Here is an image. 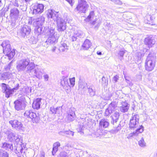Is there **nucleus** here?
Instances as JSON below:
<instances>
[{
	"label": "nucleus",
	"instance_id": "de8ad7c7",
	"mask_svg": "<svg viewBox=\"0 0 157 157\" xmlns=\"http://www.w3.org/2000/svg\"><path fill=\"white\" fill-rule=\"evenodd\" d=\"M21 138V136H16V138L15 139L14 141H15L17 144L19 142H20Z\"/></svg>",
	"mask_w": 157,
	"mask_h": 157
},
{
	"label": "nucleus",
	"instance_id": "9d476101",
	"mask_svg": "<svg viewBox=\"0 0 157 157\" xmlns=\"http://www.w3.org/2000/svg\"><path fill=\"white\" fill-rule=\"evenodd\" d=\"M88 7L89 6L85 0H80L76 9L80 12L84 13Z\"/></svg>",
	"mask_w": 157,
	"mask_h": 157
},
{
	"label": "nucleus",
	"instance_id": "aec40b11",
	"mask_svg": "<svg viewBox=\"0 0 157 157\" xmlns=\"http://www.w3.org/2000/svg\"><path fill=\"white\" fill-rule=\"evenodd\" d=\"M6 134L7 136V139L9 141H14L16 138V133L11 130H7Z\"/></svg>",
	"mask_w": 157,
	"mask_h": 157
},
{
	"label": "nucleus",
	"instance_id": "0e129e2a",
	"mask_svg": "<svg viewBox=\"0 0 157 157\" xmlns=\"http://www.w3.org/2000/svg\"><path fill=\"white\" fill-rule=\"evenodd\" d=\"M97 54L98 55H102L101 52L99 51L97 52Z\"/></svg>",
	"mask_w": 157,
	"mask_h": 157
},
{
	"label": "nucleus",
	"instance_id": "7c9ffc66",
	"mask_svg": "<svg viewBox=\"0 0 157 157\" xmlns=\"http://www.w3.org/2000/svg\"><path fill=\"white\" fill-rule=\"evenodd\" d=\"M15 153L18 154V157H23V153H25V151H23V149L21 146H19L17 147Z\"/></svg>",
	"mask_w": 157,
	"mask_h": 157
},
{
	"label": "nucleus",
	"instance_id": "864d4df0",
	"mask_svg": "<svg viewBox=\"0 0 157 157\" xmlns=\"http://www.w3.org/2000/svg\"><path fill=\"white\" fill-rule=\"evenodd\" d=\"M113 2L116 4L121 5L122 4V2L120 0H114Z\"/></svg>",
	"mask_w": 157,
	"mask_h": 157
},
{
	"label": "nucleus",
	"instance_id": "a19ab883",
	"mask_svg": "<svg viewBox=\"0 0 157 157\" xmlns=\"http://www.w3.org/2000/svg\"><path fill=\"white\" fill-rule=\"evenodd\" d=\"M8 156V154L6 151L0 150V157H7Z\"/></svg>",
	"mask_w": 157,
	"mask_h": 157
},
{
	"label": "nucleus",
	"instance_id": "5701e85b",
	"mask_svg": "<svg viewBox=\"0 0 157 157\" xmlns=\"http://www.w3.org/2000/svg\"><path fill=\"white\" fill-rule=\"evenodd\" d=\"M121 106L119 107V109L120 111L123 113L127 112L129 109V105L125 101H122Z\"/></svg>",
	"mask_w": 157,
	"mask_h": 157
},
{
	"label": "nucleus",
	"instance_id": "6e6552de",
	"mask_svg": "<svg viewBox=\"0 0 157 157\" xmlns=\"http://www.w3.org/2000/svg\"><path fill=\"white\" fill-rule=\"evenodd\" d=\"M30 62L29 59H23L18 61L17 68L18 71H24Z\"/></svg>",
	"mask_w": 157,
	"mask_h": 157
},
{
	"label": "nucleus",
	"instance_id": "338daca9",
	"mask_svg": "<svg viewBox=\"0 0 157 157\" xmlns=\"http://www.w3.org/2000/svg\"><path fill=\"white\" fill-rule=\"evenodd\" d=\"M56 47H54L52 49V52H54L56 49Z\"/></svg>",
	"mask_w": 157,
	"mask_h": 157
},
{
	"label": "nucleus",
	"instance_id": "6e6d98bb",
	"mask_svg": "<svg viewBox=\"0 0 157 157\" xmlns=\"http://www.w3.org/2000/svg\"><path fill=\"white\" fill-rule=\"evenodd\" d=\"M44 81H48V80L49 76L48 75L46 74L44 75Z\"/></svg>",
	"mask_w": 157,
	"mask_h": 157
},
{
	"label": "nucleus",
	"instance_id": "49530a36",
	"mask_svg": "<svg viewBox=\"0 0 157 157\" xmlns=\"http://www.w3.org/2000/svg\"><path fill=\"white\" fill-rule=\"evenodd\" d=\"M74 132L72 131H71L70 130H68V131H66V134L71 135V136H73L74 135Z\"/></svg>",
	"mask_w": 157,
	"mask_h": 157
},
{
	"label": "nucleus",
	"instance_id": "72a5a7b5",
	"mask_svg": "<svg viewBox=\"0 0 157 157\" xmlns=\"http://www.w3.org/2000/svg\"><path fill=\"white\" fill-rule=\"evenodd\" d=\"M2 147L5 149L8 150L9 149L11 150H13V149L12 144H9L8 143L6 142L3 143Z\"/></svg>",
	"mask_w": 157,
	"mask_h": 157
},
{
	"label": "nucleus",
	"instance_id": "774afa93",
	"mask_svg": "<svg viewBox=\"0 0 157 157\" xmlns=\"http://www.w3.org/2000/svg\"><path fill=\"white\" fill-rule=\"evenodd\" d=\"M40 157H44V153H42Z\"/></svg>",
	"mask_w": 157,
	"mask_h": 157
},
{
	"label": "nucleus",
	"instance_id": "473e14b6",
	"mask_svg": "<svg viewBox=\"0 0 157 157\" xmlns=\"http://www.w3.org/2000/svg\"><path fill=\"white\" fill-rule=\"evenodd\" d=\"M146 17L148 21L147 23L152 25H154L155 16L154 15H147Z\"/></svg>",
	"mask_w": 157,
	"mask_h": 157
},
{
	"label": "nucleus",
	"instance_id": "f704fd0d",
	"mask_svg": "<svg viewBox=\"0 0 157 157\" xmlns=\"http://www.w3.org/2000/svg\"><path fill=\"white\" fill-rule=\"evenodd\" d=\"M60 146V144L59 142H56L53 144V148L52 151L53 155H54L58 150V148Z\"/></svg>",
	"mask_w": 157,
	"mask_h": 157
},
{
	"label": "nucleus",
	"instance_id": "c756f323",
	"mask_svg": "<svg viewBox=\"0 0 157 157\" xmlns=\"http://www.w3.org/2000/svg\"><path fill=\"white\" fill-rule=\"evenodd\" d=\"M14 104L15 108L17 110L23 109L24 108V104L21 101L17 100L15 101Z\"/></svg>",
	"mask_w": 157,
	"mask_h": 157
},
{
	"label": "nucleus",
	"instance_id": "a18cd8bd",
	"mask_svg": "<svg viewBox=\"0 0 157 157\" xmlns=\"http://www.w3.org/2000/svg\"><path fill=\"white\" fill-rule=\"evenodd\" d=\"M50 110L52 113L55 114L56 113V111L57 109H56V108H54L53 107H51L50 108Z\"/></svg>",
	"mask_w": 157,
	"mask_h": 157
},
{
	"label": "nucleus",
	"instance_id": "e433bc0d",
	"mask_svg": "<svg viewBox=\"0 0 157 157\" xmlns=\"http://www.w3.org/2000/svg\"><path fill=\"white\" fill-rule=\"evenodd\" d=\"M69 46L65 43H62L59 47V50L63 52H65L68 49Z\"/></svg>",
	"mask_w": 157,
	"mask_h": 157
},
{
	"label": "nucleus",
	"instance_id": "6ab92c4d",
	"mask_svg": "<svg viewBox=\"0 0 157 157\" xmlns=\"http://www.w3.org/2000/svg\"><path fill=\"white\" fill-rule=\"evenodd\" d=\"M33 26L35 27L37 26H42L45 21V18L42 16L39 17H35V20H33Z\"/></svg>",
	"mask_w": 157,
	"mask_h": 157
},
{
	"label": "nucleus",
	"instance_id": "bf43d9fd",
	"mask_svg": "<svg viewBox=\"0 0 157 157\" xmlns=\"http://www.w3.org/2000/svg\"><path fill=\"white\" fill-rule=\"evenodd\" d=\"M66 131H61L59 132V134L63 136L65 134H66Z\"/></svg>",
	"mask_w": 157,
	"mask_h": 157
},
{
	"label": "nucleus",
	"instance_id": "79ce46f5",
	"mask_svg": "<svg viewBox=\"0 0 157 157\" xmlns=\"http://www.w3.org/2000/svg\"><path fill=\"white\" fill-rule=\"evenodd\" d=\"M58 157H68V155L66 152L63 151L60 153Z\"/></svg>",
	"mask_w": 157,
	"mask_h": 157
},
{
	"label": "nucleus",
	"instance_id": "37998d69",
	"mask_svg": "<svg viewBox=\"0 0 157 157\" xmlns=\"http://www.w3.org/2000/svg\"><path fill=\"white\" fill-rule=\"evenodd\" d=\"M94 15V12L91 11L90 13V14L86 18V20L88 21L90 20L91 18H93Z\"/></svg>",
	"mask_w": 157,
	"mask_h": 157
},
{
	"label": "nucleus",
	"instance_id": "cd10ccee",
	"mask_svg": "<svg viewBox=\"0 0 157 157\" xmlns=\"http://www.w3.org/2000/svg\"><path fill=\"white\" fill-rule=\"evenodd\" d=\"M109 123L108 120L105 119H101L99 123V126L101 128H106L109 126Z\"/></svg>",
	"mask_w": 157,
	"mask_h": 157
},
{
	"label": "nucleus",
	"instance_id": "8fccbe9b",
	"mask_svg": "<svg viewBox=\"0 0 157 157\" xmlns=\"http://www.w3.org/2000/svg\"><path fill=\"white\" fill-rule=\"evenodd\" d=\"M33 20H35V17H31L30 18L28 23L29 25H31L33 23Z\"/></svg>",
	"mask_w": 157,
	"mask_h": 157
},
{
	"label": "nucleus",
	"instance_id": "f3484780",
	"mask_svg": "<svg viewBox=\"0 0 157 157\" xmlns=\"http://www.w3.org/2000/svg\"><path fill=\"white\" fill-rule=\"evenodd\" d=\"M156 40V38L154 36L151 35L145 39L144 43L147 46L148 48H150L153 47L155 44Z\"/></svg>",
	"mask_w": 157,
	"mask_h": 157
},
{
	"label": "nucleus",
	"instance_id": "a878e982",
	"mask_svg": "<svg viewBox=\"0 0 157 157\" xmlns=\"http://www.w3.org/2000/svg\"><path fill=\"white\" fill-rule=\"evenodd\" d=\"M12 75V74L9 72L0 73V80H6L10 79L11 78Z\"/></svg>",
	"mask_w": 157,
	"mask_h": 157
},
{
	"label": "nucleus",
	"instance_id": "393cba45",
	"mask_svg": "<svg viewBox=\"0 0 157 157\" xmlns=\"http://www.w3.org/2000/svg\"><path fill=\"white\" fill-rule=\"evenodd\" d=\"M34 75L39 79H41L42 77L43 73L40 69H39L37 65H36V67L34 69L33 72Z\"/></svg>",
	"mask_w": 157,
	"mask_h": 157
},
{
	"label": "nucleus",
	"instance_id": "ea45409f",
	"mask_svg": "<svg viewBox=\"0 0 157 157\" xmlns=\"http://www.w3.org/2000/svg\"><path fill=\"white\" fill-rule=\"evenodd\" d=\"M124 78L126 82L128 83L130 86H132L133 84L132 83V80L128 76H124Z\"/></svg>",
	"mask_w": 157,
	"mask_h": 157
},
{
	"label": "nucleus",
	"instance_id": "09e8293b",
	"mask_svg": "<svg viewBox=\"0 0 157 157\" xmlns=\"http://www.w3.org/2000/svg\"><path fill=\"white\" fill-rule=\"evenodd\" d=\"M33 20H35V17H31L30 18L28 23L29 25H31L33 23Z\"/></svg>",
	"mask_w": 157,
	"mask_h": 157
},
{
	"label": "nucleus",
	"instance_id": "9b49d317",
	"mask_svg": "<svg viewBox=\"0 0 157 157\" xmlns=\"http://www.w3.org/2000/svg\"><path fill=\"white\" fill-rule=\"evenodd\" d=\"M31 31V29L30 26L24 25L19 29L18 33L21 37L24 38L28 36Z\"/></svg>",
	"mask_w": 157,
	"mask_h": 157
},
{
	"label": "nucleus",
	"instance_id": "f8f14e48",
	"mask_svg": "<svg viewBox=\"0 0 157 157\" xmlns=\"http://www.w3.org/2000/svg\"><path fill=\"white\" fill-rule=\"evenodd\" d=\"M19 10L16 7L11 9L10 11V16L12 20L14 21L18 20L20 17Z\"/></svg>",
	"mask_w": 157,
	"mask_h": 157
},
{
	"label": "nucleus",
	"instance_id": "603ef678",
	"mask_svg": "<svg viewBox=\"0 0 157 157\" xmlns=\"http://www.w3.org/2000/svg\"><path fill=\"white\" fill-rule=\"evenodd\" d=\"M84 128L83 125H80V127L78 129V132H80L81 133H83V132H82V130H83V128Z\"/></svg>",
	"mask_w": 157,
	"mask_h": 157
},
{
	"label": "nucleus",
	"instance_id": "7ed1b4c3",
	"mask_svg": "<svg viewBox=\"0 0 157 157\" xmlns=\"http://www.w3.org/2000/svg\"><path fill=\"white\" fill-rule=\"evenodd\" d=\"M111 115L110 117L111 118V123L114 125L113 127L114 128L113 129V131L116 133L121 129L122 127L120 124H119L117 126L116 125L120 116L119 110H118L116 111L111 114Z\"/></svg>",
	"mask_w": 157,
	"mask_h": 157
},
{
	"label": "nucleus",
	"instance_id": "c85d7f7f",
	"mask_svg": "<svg viewBox=\"0 0 157 157\" xmlns=\"http://www.w3.org/2000/svg\"><path fill=\"white\" fill-rule=\"evenodd\" d=\"M36 67L34 63L30 62L27 66V71L29 73L33 74Z\"/></svg>",
	"mask_w": 157,
	"mask_h": 157
},
{
	"label": "nucleus",
	"instance_id": "4c0bfd02",
	"mask_svg": "<svg viewBox=\"0 0 157 157\" xmlns=\"http://www.w3.org/2000/svg\"><path fill=\"white\" fill-rule=\"evenodd\" d=\"M138 144L139 146L142 147H144L146 146V143L143 137L138 141Z\"/></svg>",
	"mask_w": 157,
	"mask_h": 157
},
{
	"label": "nucleus",
	"instance_id": "1a4fd4ad",
	"mask_svg": "<svg viewBox=\"0 0 157 157\" xmlns=\"http://www.w3.org/2000/svg\"><path fill=\"white\" fill-rule=\"evenodd\" d=\"M67 21V19L63 20L60 17L58 18L56 21L57 22V27L58 31H63L66 29Z\"/></svg>",
	"mask_w": 157,
	"mask_h": 157
},
{
	"label": "nucleus",
	"instance_id": "2eb2a0df",
	"mask_svg": "<svg viewBox=\"0 0 157 157\" xmlns=\"http://www.w3.org/2000/svg\"><path fill=\"white\" fill-rule=\"evenodd\" d=\"M9 123L16 130L20 131L23 130L24 129L23 125L22 123L17 120H10L9 121Z\"/></svg>",
	"mask_w": 157,
	"mask_h": 157
},
{
	"label": "nucleus",
	"instance_id": "423d86ee",
	"mask_svg": "<svg viewBox=\"0 0 157 157\" xmlns=\"http://www.w3.org/2000/svg\"><path fill=\"white\" fill-rule=\"evenodd\" d=\"M139 116L138 114H132L129 123V128L131 129H134L138 127L139 121Z\"/></svg>",
	"mask_w": 157,
	"mask_h": 157
},
{
	"label": "nucleus",
	"instance_id": "ddd939ff",
	"mask_svg": "<svg viewBox=\"0 0 157 157\" xmlns=\"http://www.w3.org/2000/svg\"><path fill=\"white\" fill-rule=\"evenodd\" d=\"M44 6L41 4L36 3L32 6L33 13L36 15L42 13L44 10Z\"/></svg>",
	"mask_w": 157,
	"mask_h": 157
},
{
	"label": "nucleus",
	"instance_id": "2f4dec72",
	"mask_svg": "<svg viewBox=\"0 0 157 157\" xmlns=\"http://www.w3.org/2000/svg\"><path fill=\"white\" fill-rule=\"evenodd\" d=\"M87 88L88 92L90 95L91 96H94L95 94V90L94 86L93 85H88L87 86Z\"/></svg>",
	"mask_w": 157,
	"mask_h": 157
},
{
	"label": "nucleus",
	"instance_id": "bb28decb",
	"mask_svg": "<svg viewBox=\"0 0 157 157\" xmlns=\"http://www.w3.org/2000/svg\"><path fill=\"white\" fill-rule=\"evenodd\" d=\"M41 100V98H37L34 101L32 105L33 109H38L40 108Z\"/></svg>",
	"mask_w": 157,
	"mask_h": 157
},
{
	"label": "nucleus",
	"instance_id": "e2e57ef3",
	"mask_svg": "<svg viewBox=\"0 0 157 157\" xmlns=\"http://www.w3.org/2000/svg\"><path fill=\"white\" fill-rule=\"evenodd\" d=\"M3 4L2 2V0H0V9H1L3 6Z\"/></svg>",
	"mask_w": 157,
	"mask_h": 157
},
{
	"label": "nucleus",
	"instance_id": "c9c22d12",
	"mask_svg": "<svg viewBox=\"0 0 157 157\" xmlns=\"http://www.w3.org/2000/svg\"><path fill=\"white\" fill-rule=\"evenodd\" d=\"M91 44L89 40L86 39L84 42L82 47L84 50H88L91 46Z\"/></svg>",
	"mask_w": 157,
	"mask_h": 157
},
{
	"label": "nucleus",
	"instance_id": "f03ea898",
	"mask_svg": "<svg viewBox=\"0 0 157 157\" xmlns=\"http://www.w3.org/2000/svg\"><path fill=\"white\" fill-rule=\"evenodd\" d=\"M3 48V52L5 55V58L8 59L10 60L12 59L15 54V50H11L9 41H3L1 44Z\"/></svg>",
	"mask_w": 157,
	"mask_h": 157
},
{
	"label": "nucleus",
	"instance_id": "39448f33",
	"mask_svg": "<svg viewBox=\"0 0 157 157\" xmlns=\"http://www.w3.org/2000/svg\"><path fill=\"white\" fill-rule=\"evenodd\" d=\"M24 116L27 118H30L31 119V121L33 123L37 124L39 123L40 119V117L36 113L33 112L32 111H26L24 113Z\"/></svg>",
	"mask_w": 157,
	"mask_h": 157
},
{
	"label": "nucleus",
	"instance_id": "20e7f679",
	"mask_svg": "<svg viewBox=\"0 0 157 157\" xmlns=\"http://www.w3.org/2000/svg\"><path fill=\"white\" fill-rule=\"evenodd\" d=\"M156 58L154 56H151L149 55L147 57L145 63V69L147 71H152L155 66L156 63Z\"/></svg>",
	"mask_w": 157,
	"mask_h": 157
},
{
	"label": "nucleus",
	"instance_id": "0eeeda50",
	"mask_svg": "<svg viewBox=\"0 0 157 157\" xmlns=\"http://www.w3.org/2000/svg\"><path fill=\"white\" fill-rule=\"evenodd\" d=\"M117 104L115 102L112 101L109 105L108 107L106 109L105 112V116H110L111 114L118 110L117 109Z\"/></svg>",
	"mask_w": 157,
	"mask_h": 157
},
{
	"label": "nucleus",
	"instance_id": "3c124183",
	"mask_svg": "<svg viewBox=\"0 0 157 157\" xmlns=\"http://www.w3.org/2000/svg\"><path fill=\"white\" fill-rule=\"evenodd\" d=\"M57 110L56 111V113L60 114L62 112V107H57L56 108Z\"/></svg>",
	"mask_w": 157,
	"mask_h": 157
},
{
	"label": "nucleus",
	"instance_id": "c03bdc74",
	"mask_svg": "<svg viewBox=\"0 0 157 157\" xmlns=\"http://www.w3.org/2000/svg\"><path fill=\"white\" fill-rule=\"evenodd\" d=\"M70 82L71 85L72 87H73L75 84V78L73 77L72 78H70Z\"/></svg>",
	"mask_w": 157,
	"mask_h": 157
},
{
	"label": "nucleus",
	"instance_id": "dca6fc26",
	"mask_svg": "<svg viewBox=\"0 0 157 157\" xmlns=\"http://www.w3.org/2000/svg\"><path fill=\"white\" fill-rule=\"evenodd\" d=\"M2 91L3 93H6V97L7 98L10 97V94H13L14 90H16L18 89V87H17L16 88H14L12 89H10L7 87L6 84L4 83L2 84Z\"/></svg>",
	"mask_w": 157,
	"mask_h": 157
},
{
	"label": "nucleus",
	"instance_id": "4be33fe9",
	"mask_svg": "<svg viewBox=\"0 0 157 157\" xmlns=\"http://www.w3.org/2000/svg\"><path fill=\"white\" fill-rule=\"evenodd\" d=\"M139 127L130 134L132 136H136L141 134L144 130V127L142 125H140Z\"/></svg>",
	"mask_w": 157,
	"mask_h": 157
},
{
	"label": "nucleus",
	"instance_id": "5fc2aeb1",
	"mask_svg": "<svg viewBox=\"0 0 157 157\" xmlns=\"http://www.w3.org/2000/svg\"><path fill=\"white\" fill-rule=\"evenodd\" d=\"M13 4L14 6L15 7H18L19 6V4L18 3V1L17 0H15V1H13Z\"/></svg>",
	"mask_w": 157,
	"mask_h": 157
},
{
	"label": "nucleus",
	"instance_id": "f257e3e1",
	"mask_svg": "<svg viewBox=\"0 0 157 157\" xmlns=\"http://www.w3.org/2000/svg\"><path fill=\"white\" fill-rule=\"evenodd\" d=\"M42 25L37 26L34 29L35 33L37 36L43 34L48 36V37L45 43L47 44H52L57 42L58 37L55 34V29L52 27L49 28V27H44L43 30Z\"/></svg>",
	"mask_w": 157,
	"mask_h": 157
},
{
	"label": "nucleus",
	"instance_id": "13d9d810",
	"mask_svg": "<svg viewBox=\"0 0 157 157\" xmlns=\"http://www.w3.org/2000/svg\"><path fill=\"white\" fill-rule=\"evenodd\" d=\"M118 76L117 75L114 77L113 78V80L115 81V82H117V80L118 79Z\"/></svg>",
	"mask_w": 157,
	"mask_h": 157
},
{
	"label": "nucleus",
	"instance_id": "69168bd1",
	"mask_svg": "<svg viewBox=\"0 0 157 157\" xmlns=\"http://www.w3.org/2000/svg\"><path fill=\"white\" fill-rule=\"evenodd\" d=\"M102 80L103 81H105L106 80V79L105 77H103L102 78Z\"/></svg>",
	"mask_w": 157,
	"mask_h": 157
},
{
	"label": "nucleus",
	"instance_id": "412c9836",
	"mask_svg": "<svg viewBox=\"0 0 157 157\" xmlns=\"http://www.w3.org/2000/svg\"><path fill=\"white\" fill-rule=\"evenodd\" d=\"M67 117L69 121H72L74 120L76 117L74 109L73 108L70 109L67 113Z\"/></svg>",
	"mask_w": 157,
	"mask_h": 157
},
{
	"label": "nucleus",
	"instance_id": "b1692460",
	"mask_svg": "<svg viewBox=\"0 0 157 157\" xmlns=\"http://www.w3.org/2000/svg\"><path fill=\"white\" fill-rule=\"evenodd\" d=\"M61 84L63 88L66 90H68L70 86L68 81V79L67 77L64 76H63L61 79Z\"/></svg>",
	"mask_w": 157,
	"mask_h": 157
},
{
	"label": "nucleus",
	"instance_id": "680f3d73",
	"mask_svg": "<svg viewBox=\"0 0 157 157\" xmlns=\"http://www.w3.org/2000/svg\"><path fill=\"white\" fill-rule=\"evenodd\" d=\"M25 91L26 93H29V91H31V89H29V88L27 87H25Z\"/></svg>",
	"mask_w": 157,
	"mask_h": 157
},
{
	"label": "nucleus",
	"instance_id": "052dcab7",
	"mask_svg": "<svg viewBox=\"0 0 157 157\" xmlns=\"http://www.w3.org/2000/svg\"><path fill=\"white\" fill-rule=\"evenodd\" d=\"M12 21H13V22L11 24V26H12L13 28H14V27H15V26L16 25L15 22L17 20H16V21H14L13 20H12Z\"/></svg>",
	"mask_w": 157,
	"mask_h": 157
},
{
	"label": "nucleus",
	"instance_id": "4d7b16f0",
	"mask_svg": "<svg viewBox=\"0 0 157 157\" xmlns=\"http://www.w3.org/2000/svg\"><path fill=\"white\" fill-rule=\"evenodd\" d=\"M13 62V60H12L8 64V66H7L6 68V70H9L10 69V67L11 66V65Z\"/></svg>",
	"mask_w": 157,
	"mask_h": 157
},
{
	"label": "nucleus",
	"instance_id": "a211bd4d",
	"mask_svg": "<svg viewBox=\"0 0 157 157\" xmlns=\"http://www.w3.org/2000/svg\"><path fill=\"white\" fill-rule=\"evenodd\" d=\"M84 36L83 33L81 30H75L71 38L72 41L79 40L80 39L83 37Z\"/></svg>",
	"mask_w": 157,
	"mask_h": 157
},
{
	"label": "nucleus",
	"instance_id": "4468645a",
	"mask_svg": "<svg viewBox=\"0 0 157 157\" xmlns=\"http://www.w3.org/2000/svg\"><path fill=\"white\" fill-rule=\"evenodd\" d=\"M58 12H56L53 10L49 9L46 12V15L48 19L52 18L55 21L58 18L60 17L58 14Z\"/></svg>",
	"mask_w": 157,
	"mask_h": 157
},
{
	"label": "nucleus",
	"instance_id": "58836bf2",
	"mask_svg": "<svg viewBox=\"0 0 157 157\" xmlns=\"http://www.w3.org/2000/svg\"><path fill=\"white\" fill-rule=\"evenodd\" d=\"M125 50L124 49H122L120 50L118 53V56L119 58L121 60L123 59V56L125 53Z\"/></svg>",
	"mask_w": 157,
	"mask_h": 157
}]
</instances>
